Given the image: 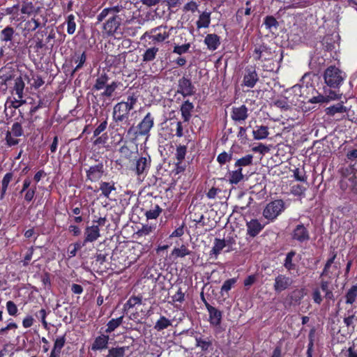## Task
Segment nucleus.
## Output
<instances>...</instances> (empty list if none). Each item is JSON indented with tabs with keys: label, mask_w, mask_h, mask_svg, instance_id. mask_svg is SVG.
I'll return each instance as SVG.
<instances>
[{
	"label": "nucleus",
	"mask_w": 357,
	"mask_h": 357,
	"mask_svg": "<svg viewBox=\"0 0 357 357\" xmlns=\"http://www.w3.org/2000/svg\"><path fill=\"white\" fill-rule=\"evenodd\" d=\"M172 326V321L165 316H160L154 325V329L157 331H162Z\"/></svg>",
	"instance_id": "e433bc0d"
},
{
	"label": "nucleus",
	"mask_w": 357,
	"mask_h": 357,
	"mask_svg": "<svg viewBox=\"0 0 357 357\" xmlns=\"http://www.w3.org/2000/svg\"><path fill=\"white\" fill-rule=\"evenodd\" d=\"M151 159L149 155L142 156L136 161L135 172L138 176H146L151 167Z\"/></svg>",
	"instance_id": "4468645a"
},
{
	"label": "nucleus",
	"mask_w": 357,
	"mask_h": 357,
	"mask_svg": "<svg viewBox=\"0 0 357 357\" xmlns=\"http://www.w3.org/2000/svg\"><path fill=\"white\" fill-rule=\"evenodd\" d=\"M264 25L266 29L271 31L272 29H275L276 30L279 26V23L273 16L267 15L264 18Z\"/></svg>",
	"instance_id": "864d4df0"
},
{
	"label": "nucleus",
	"mask_w": 357,
	"mask_h": 357,
	"mask_svg": "<svg viewBox=\"0 0 357 357\" xmlns=\"http://www.w3.org/2000/svg\"><path fill=\"white\" fill-rule=\"evenodd\" d=\"M109 336L107 333H100L96 336L90 346L93 351H102L109 348Z\"/></svg>",
	"instance_id": "f8f14e48"
},
{
	"label": "nucleus",
	"mask_w": 357,
	"mask_h": 357,
	"mask_svg": "<svg viewBox=\"0 0 357 357\" xmlns=\"http://www.w3.org/2000/svg\"><path fill=\"white\" fill-rule=\"evenodd\" d=\"M293 284V280L286 275L279 274L275 278L273 289L276 293H280L289 289Z\"/></svg>",
	"instance_id": "ddd939ff"
},
{
	"label": "nucleus",
	"mask_w": 357,
	"mask_h": 357,
	"mask_svg": "<svg viewBox=\"0 0 357 357\" xmlns=\"http://www.w3.org/2000/svg\"><path fill=\"white\" fill-rule=\"evenodd\" d=\"M109 79V77L106 73L103 72L102 73L100 74L96 79L95 83L92 87V91H98L103 89L105 86H106Z\"/></svg>",
	"instance_id": "a878e982"
},
{
	"label": "nucleus",
	"mask_w": 357,
	"mask_h": 357,
	"mask_svg": "<svg viewBox=\"0 0 357 357\" xmlns=\"http://www.w3.org/2000/svg\"><path fill=\"white\" fill-rule=\"evenodd\" d=\"M106 174V168L102 162H98L86 169V180L91 183L99 182Z\"/></svg>",
	"instance_id": "6e6552de"
},
{
	"label": "nucleus",
	"mask_w": 357,
	"mask_h": 357,
	"mask_svg": "<svg viewBox=\"0 0 357 357\" xmlns=\"http://www.w3.org/2000/svg\"><path fill=\"white\" fill-rule=\"evenodd\" d=\"M14 33V29L11 26H8L3 30H1L0 33V38L2 41L6 43L11 41L13 38Z\"/></svg>",
	"instance_id": "de8ad7c7"
},
{
	"label": "nucleus",
	"mask_w": 357,
	"mask_h": 357,
	"mask_svg": "<svg viewBox=\"0 0 357 357\" xmlns=\"http://www.w3.org/2000/svg\"><path fill=\"white\" fill-rule=\"evenodd\" d=\"M248 117V109L245 105L240 107H233L231 112V119L236 122L245 121Z\"/></svg>",
	"instance_id": "2eb2a0df"
},
{
	"label": "nucleus",
	"mask_w": 357,
	"mask_h": 357,
	"mask_svg": "<svg viewBox=\"0 0 357 357\" xmlns=\"http://www.w3.org/2000/svg\"><path fill=\"white\" fill-rule=\"evenodd\" d=\"M123 316H121L116 319H112L109 320L107 324V328L105 331V333L107 334H109L114 332L119 326H120L123 323Z\"/></svg>",
	"instance_id": "4c0bfd02"
},
{
	"label": "nucleus",
	"mask_w": 357,
	"mask_h": 357,
	"mask_svg": "<svg viewBox=\"0 0 357 357\" xmlns=\"http://www.w3.org/2000/svg\"><path fill=\"white\" fill-rule=\"evenodd\" d=\"M255 139L261 140L268 137L269 135L268 127L266 126H256L252 131Z\"/></svg>",
	"instance_id": "c756f323"
},
{
	"label": "nucleus",
	"mask_w": 357,
	"mask_h": 357,
	"mask_svg": "<svg viewBox=\"0 0 357 357\" xmlns=\"http://www.w3.org/2000/svg\"><path fill=\"white\" fill-rule=\"evenodd\" d=\"M84 235L85 237L82 245H85L87 243L96 241L100 236L98 225L87 226L84 230Z\"/></svg>",
	"instance_id": "f3484780"
},
{
	"label": "nucleus",
	"mask_w": 357,
	"mask_h": 357,
	"mask_svg": "<svg viewBox=\"0 0 357 357\" xmlns=\"http://www.w3.org/2000/svg\"><path fill=\"white\" fill-rule=\"evenodd\" d=\"M259 81V76L255 66L247 67L243 78L242 86L253 88Z\"/></svg>",
	"instance_id": "9b49d317"
},
{
	"label": "nucleus",
	"mask_w": 357,
	"mask_h": 357,
	"mask_svg": "<svg viewBox=\"0 0 357 357\" xmlns=\"http://www.w3.org/2000/svg\"><path fill=\"white\" fill-rule=\"evenodd\" d=\"M311 296L312 299L314 303L320 305L322 303L323 297L321 294V291L319 287H315L313 289Z\"/></svg>",
	"instance_id": "0e129e2a"
},
{
	"label": "nucleus",
	"mask_w": 357,
	"mask_h": 357,
	"mask_svg": "<svg viewBox=\"0 0 357 357\" xmlns=\"http://www.w3.org/2000/svg\"><path fill=\"white\" fill-rule=\"evenodd\" d=\"M6 310L9 315L16 316L17 314L18 309L16 304L12 301H8L6 304Z\"/></svg>",
	"instance_id": "69168bd1"
},
{
	"label": "nucleus",
	"mask_w": 357,
	"mask_h": 357,
	"mask_svg": "<svg viewBox=\"0 0 357 357\" xmlns=\"http://www.w3.org/2000/svg\"><path fill=\"white\" fill-rule=\"evenodd\" d=\"M237 282V278H233L225 280L220 289V294L222 296L227 294L234 287Z\"/></svg>",
	"instance_id": "a18cd8bd"
},
{
	"label": "nucleus",
	"mask_w": 357,
	"mask_h": 357,
	"mask_svg": "<svg viewBox=\"0 0 357 357\" xmlns=\"http://www.w3.org/2000/svg\"><path fill=\"white\" fill-rule=\"evenodd\" d=\"M253 155L252 154H248L245 156L238 159L235 162V167L242 168L243 167H247L252 165Z\"/></svg>",
	"instance_id": "c03bdc74"
},
{
	"label": "nucleus",
	"mask_w": 357,
	"mask_h": 357,
	"mask_svg": "<svg viewBox=\"0 0 357 357\" xmlns=\"http://www.w3.org/2000/svg\"><path fill=\"white\" fill-rule=\"evenodd\" d=\"M348 110L349 109L343 105V102H340L326 107L325 112L328 116H333L335 114L347 112Z\"/></svg>",
	"instance_id": "bb28decb"
},
{
	"label": "nucleus",
	"mask_w": 357,
	"mask_h": 357,
	"mask_svg": "<svg viewBox=\"0 0 357 357\" xmlns=\"http://www.w3.org/2000/svg\"><path fill=\"white\" fill-rule=\"evenodd\" d=\"M24 100L22 99H15L14 100H7L5 103L4 113L6 117V119L8 121L11 119V116H8V110H13V112H16V109H18L23 103H24Z\"/></svg>",
	"instance_id": "b1692460"
},
{
	"label": "nucleus",
	"mask_w": 357,
	"mask_h": 357,
	"mask_svg": "<svg viewBox=\"0 0 357 357\" xmlns=\"http://www.w3.org/2000/svg\"><path fill=\"white\" fill-rule=\"evenodd\" d=\"M317 96L312 97H305L303 101L310 103H321L328 100L327 98L316 91Z\"/></svg>",
	"instance_id": "bf43d9fd"
},
{
	"label": "nucleus",
	"mask_w": 357,
	"mask_h": 357,
	"mask_svg": "<svg viewBox=\"0 0 357 357\" xmlns=\"http://www.w3.org/2000/svg\"><path fill=\"white\" fill-rule=\"evenodd\" d=\"M347 75L335 66H328L324 73L325 84L331 89H339L344 83Z\"/></svg>",
	"instance_id": "7ed1b4c3"
},
{
	"label": "nucleus",
	"mask_w": 357,
	"mask_h": 357,
	"mask_svg": "<svg viewBox=\"0 0 357 357\" xmlns=\"http://www.w3.org/2000/svg\"><path fill=\"white\" fill-rule=\"evenodd\" d=\"M121 82L113 81L110 84H107L105 86L104 91L101 93V96L111 98L113 96L114 92L119 86Z\"/></svg>",
	"instance_id": "79ce46f5"
},
{
	"label": "nucleus",
	"mask_w": 357,
	"mask_h": 357,
	"mask_svg": "<svg viewBox=\"0 0 357 357\" xmlns=\"http://www.w3.org/2000/svg\"><path fill=\"white\" fill-rule=\"evenodd\" d=\"M24 82L21 76L15 79L13 87V93L17 96V98L22 99L24 98Z\"/></svg>",
	"instance_id": "7c9ffc66"
},
{
	"label": "nucleus",
	"mask_w": 357,
	"mask_h": 357,
	"mask_svg": "<svg viewBox=\"0 0 357 357\" xmlns=\"http://www.w3.org/2000/svg\"><path fill=\"white\" fill-rule=\"evenodd\" d=\"M309 227V224L302 222L296 225L290 234L291 240L298 244L307 243L310 239Z\"/></svg>",
	"instance_id": "423d86ee"
},
{
	"label": "nucleus",
	"mask_w": 357,
	"mask_h": 357,
	"mask_svg": "<svg viewBox=\"0 0 357 357\" xmlns=\"http://www.w3.org/2000/svg\"><path fill=\"white\" fill-rule=\"evenodd\" d=\"M285 208V203L282 199H275L266 204L263 210L262 215L265 219L273 222Z\"/></svg>",
	"instance_id": "39448f33"
},
{
	"label": "nucleus",
	"mask_w": 357,
	"mask_h": 357,
	"mask_svg": "<svg viewBox=\"0 0 357 357\" xmlns=\"http://www.w3.org/2000/svg\"><path fill=\"white\" fill-rule=\"evenodd\" d=\"M344 297L346 304H354L357 298V284L352 285L345 294Z\"/></svg>",
	"instance_id": "a19ab883"
},
{
	"label": "nucleus",
	"mask_w": 357,
	"mask_h": 357,
	"mask_svg": "<svg viewBox=\"0 0 357 357\" xmlns=\"http://www.w3.org/2000/svg\"><path fill=\"white\" fill-rule=\"evenodd\" d=\"M176 93L182 95L183 98L195 93V87L189 77L183 76L178 79Z\"/></svg>",
	"instance_id": "9d476101"
},
{
	"label": "nucleus",
	"mask_w": 357,
	"mask_h": 357,
	"mask_svg": "<svg viewBox=\"0 0 357 357\" xmlns=\"http://www.w3.org/2000/svg\"><path fill=\"white\" fill-rule=\"evenodd\" d=\"M33 252H34L33 246H31L30 248H29L27 252L26 253V255L24 257V259H22L21 261L23 266H27L29 264V262L32 259Z\"/></svg>",
	"instance_id": "338daca9"
},
{
	"label": "nucleus",
	"mask_w": 357,
	"mask_h": 357,
	"mask_svg": "<svg viewBox=\"0 0 357 357\" xmlns=\"http://www.w3.org/2000/svg\"><path fill=\"white\" fill-rule=\"evenodd\" d=\"M126 7L123 6V5L118 4L116 6H112V7L104 8L97 15V17H96L97 22H96V24H98L100 23L101 22H102L109 14L116 15V13H119V12H121Z\"/></svg>",
	"instance_id": "a211bd4d"
},
{
	"label": "nucleus",
	"mask_w": 357,
	"mask_h": 357,
	"mask_svg": "<svg viewBox=\"0 0 357 357\" xmlns=\"http://www.w3.org/2000/svg\"><path fill=\"white\" fill-rule=\"evenodd\" d=\"M190 43H185L182 45H176L174 47L173 52L181 55L186 53L190 49Z\"/></svg>",
	"instance_id": "774afa93"
},
{
	"label": "nucleus",
	"mask_w": 357,
	"mask_h": 357,
	"mask_svg": "<svg viewBox=\"0 0 357 357\" xmlns=\"http://www.w3.org/2000/svg\"><path fill=\"white\" fill-rule=\"evenodd\" d=\"M142 296H132L129 298L127 302L124 304V310H128L130 308L134 307L136 305L142 304Z\"/></svg>",
	"instance_id": "09e8293b"
},
{
	"label": "nucleus",
	"mask_w": 357,
	"mask_h": 357,
	"mask_svg": "<svg viewBox=\"0 0 357 357\" xmlns=\"http://www.w3.org/2000/svg\"><path fill=\"white\" fill-rule=\"evenodd\" d=\"M154 116L151 112H148L142 121L135 128L132 126L127 131L128 135H132L133 139L139 137H146V139L150 136V131L154 126Z\"/></svg>",
	"instance_id": "f03ea898"
},
{
	"label": "nucleus",
	"mask_w": 357,
	"mask_h": 357,
	"mask_svg": "<svg viewBox=\"0 0 357 357\" xmlns=\"http://www.w3.org/2000/svg\"><path fill=\"white\" fill-rule=\"evenodd\" d=\"M204 43L210 50H216L220 45V38L215 33L207 34L204 38Z\"/></svg>",
	"instance_id": "5701e85b"
},
{
	"label": "nucleus",
	"mask_w": 357,
	"mask_h": 357,
	"mask_svg": "<svg viewBox=\"0 0 357 357\" xmlns=\"http://www.w3.org/2000/svg\"><path fill=\"white\" fill-rule=\"evenodd\" d=\"M295 255L296 252L294 250H291L286 255L283 266L289 272L294 271L296 268V264L293 262V258L295 257Z\"/></svg>",
	"instance_id": "72a5a7b5"
},
{
	"label": "nucleus",
	"mask_w": 357,
	"mask_h": 357,
	"mask_svg": "<svg viewBox=\"0 0 357 357\" xmlns=\"http://www.w3.org/2000/svg\"><path fill=\"white\" fill-rule=\"evenodd\" d=\"M211 23V13L203 12L199 17V20L197 21L196 24L197 29L207 28L209 26Z\"/></svg>",
	"instance_id": "58836bf2"
},
{
	"label": "nucleus",
	"mask_w": 357,
	"mask_h": 357,
	"mask_svg": "<svg viewBox=\"0 0 357 357\" xmlns=\"http://www.w3.org/2000/svg\"><path fill=\"white\" fill-rule=\"evenodd\" d=\"M158 51L159 48L155 46L147 48L142 54V61L146 63L153 61L156 58Z\"/></svg>",
	"instance_id": "473e14b6"
},
{
	"label": "nucleus",
	"mask_w": 357,
	"mask_h": 357,
	"mask_svg": "<svg viewBox=\"0 0 357 357\" xmlns=\"http://www.w3.org/2000/svg\"><path fill=\"white\" fill-rule=\"evenodd\" d=\"M73 61L77 63V66L73 70L72 75L75 74V72L78 71L79 69H81L86 61V54L85 51L80 52V51H76L74 54V56H73Z\"/></svg>",
	"instance_id": "4be33fe9"
},
{
	"label": "nucleus",
	"mask_w": 357,
	"mask_h": 357,
	"mask_svg": "<svg viewBox=\"0 0 357 357\" xmlns=\"http://www.w3.org/2000/svg\"><path fill=\"white\" fill-rule=\"evenodd\" d=\"M116 190L115 182L110 181H100L99 183L98 190L101 192V195L107 199L109 198L111 192Z\"/></svg>",
	"instance_id": "412c9836"
},
{
	"label": "nucleus",
	"mask_w": 357,
	"mask_h": 357,
	"mask_svg": "<svg viewBox=\"0 0 357 357\" xmlns=\"http://www.w3.org/2000/svg\"><path fill=\"white\" fill-rule=\"evenodd\" d=\"M161 212L162 208L158 204H155L149 211H146L145 215L148 220L156 219L160 215Z\"/></svg>",
	"instance_id": "5fc2aeb1"
},
{
	"label": "nucleus",
	"mask_w": 357,
	"mask_h": 357,
	"mask_svg": "<svg viewBox=\"0 0 357 357\" xmlns=\"http://www.w3.org/2000/svg\"><path fill=\"white\" fill-rule=\"evenodd\" d=\"M24 136V129L22 126L21 121L15 122L11 128L10 130H8L6 133V142L8 146H15L19 144L20 139L17 137Z\"/></svg>",
	"instance_id": "1a4fd4ad"
},
{
	"label": "nucleus",
	"mask_w": 357,
	"mask_h": 357,
	"mask_svg": "<svg viewBox=\"0 0 357 357\" xmlns=\"http://www.w3.org/2000/svg\"><path fill=\"white\" fill-rule=\"evenodd\" d=\"M20 6V11L22 14L31 15L36 12L33 0H23Z\"/></svg>",
	"instance_id": "f704fd0d"
},
{
	"label": "nucleus",
	"mask_w": 357,
	"mask_h": 357,
	"mask_svg": "<svg viewBox=\"0 0 357 357\" xmlns=\"http://www.w3.org/2000/svg\"><path fill=\"white\" fill-rule=\"evenodd\" d=\"M173 27L168 29L167 25H160L150 30V32H146L144 36H148L153 42L162 43L168 39Z\"/></svg>",
	"instance_id": "0eeeda50"
},
{
	"label": "nucleus",
	"mask_w": 357,
	"mask_h": 357,
	"mask_svg": "<svg viewBox=\"0 0 357 357\" xmlns=\"http://www.w3.org/2000/svg\"><path fill=\"white\" fill-rule=\"evenodd\" d=\"M269 48L267 46V45L264 44V43H262L261 45H256L255 47V50H254V53H253V57H254V59L255 61H259L261 60L262 56H263V54L264 52H269L271 53V52L269 51Z\"/></svg>",
	"instance_id": "37998d69"
},
{
	"label": "nucleus",
	"mask_w": 357,
	"mask_h": 357,
	"mask_svg": "<svg viewBox=\"0 0 357 357\" xmlns=\"http://www.w3.org/2000/svg\"><path fill=\"white\" fill-rule=\"evenodd\" d=\"M192 253V251L190 250L188 247L183 244L179 248H174L172 251V255L176 257H185L187 255H190Z\"/></svg>",
	"instance_id": "3c124183"
},
{
	"label": "nucleus",
	"mask_w": 357,
	"mask_h": 357,
	"mask_svg": "<svg viewBox=\"0 0 357 357\" xmlns=\"http://www.w3.org/2000/svg\"><path fill=\"white\" fill-rule=\"evenodd\" d=\"M264 225L261 224L257 219H251L246 222L247 236L255 238L262 231L264 228Z\"/></svg>",
	"instance_id": "dca6fc26"
},
{
	"label": "nucleus",
	"mask_w": 357,
	"mask_h": 357,
	"mask_svg": "<svg viewBox=\"0 0 357 357\" xmlns=\"http://www.w3.org/2000/svg\"><path fill=\"white\" fill-rule=\"evenodd\" d=\"M121 17L118 15H113L107 20L102 26V33L104 37H114L121 36L123 31L121 29Z\"/></svg>",
	"instance_id": "20e7f679"
},
{
	"label": "nucleus",
	"mask_w": 357,
	"mask_h": 357,
	"mask_svg": "<svg viewBox=\"0 0 357 357\" xmlns=\"http://www.w3.org/2000/svg\"><path fill=\"white\" fill-rule=\"evenodd\" d=\"M196 346L200 347L202 351H207L212 346V342L209 340L203 339L202 337H196Z\"/></svg>",
	"instance_id": "6e6d98bb"
},
{
	"label": "nucleus",
	"mask_w": 357,
	"mask_h": 357,
	"mask_svg": "<svg viewBox=\"0 0 357 357\" xmlns=\"http://www.w3.org/2000/svg\"><path fill=\"white\" fill-rule=\"evenodd\" d=\"M36 185H33L30 188V189H27L26 190L24 191L23 194L24 202L27 203L32 202L36 196Z\"/></svg>",
	"instance_id": "4d7b16f0"
},
{
	"label": "nucleus",
	"mask_w": 357,
	"mask_h": 357,
	"mask_svg": "<svg viewBox=\"0 0 357 357\" xmlns=\"http://www.w3.org/2000/svg\"><path fill=\"white\" fill-rule=\"evenodd\" d=\"M187 153V146L185 145H179L176 147L175 158L176 161L183 162Z\"/></svg>",
	"instance_id": "13d9d810"
},
{
	"label": "nucleus",
	"mask_w": 357,
	"mask_h": 357,
	"mask_svg": "<svg viewBox=\"0 0 357 357\" xmlns=\"http://www.w3.org/2000/svg\"><path fill=\"white\" fill-rule=\"evenodd\" d=\"M209 315V322L211 325L218 326L221 324L222 312L212 305L207 306Z\"/></svg>",
	"instance_id": "6ab92c4d"
},
{
	"label": "nucleus",
	"mask_w": 357,
	"mask_h": 357,
	"mask_svg": "<svg viewBox=\"0 0 357 357\" xmlns=\"http://www.w3.org/2000/svg\"><path fill=\"white\" fill-rule=\"evenodd\" d=\"M66 23L67 24V33L69 35H73L76 30L75 16L73 14L68 15Z\"/></svg>",
	"instance_id": "603ef678"
},
{
	"label": "nucleus",
	"mask_w": 357,
	"mask_h": 357,
	"mask_svg": "<svg viewBox=\"0 0 357 357\" xmlns=\"http://www.w3.org/2000/svg\"><path fill=\"white\" fill-rule=\"evenodd\" d=\"M232 159V153H228L226 151L220 153L217 156V161L220 165H225L226 162H230Z\"/></svg>",
	"instance_id": "052dcab7"
},
{
	"label": "nucleus",
	"mask_w": 357,
	"mask_h": 357,
	"mask_svg": "<svg viewBox=\"0 0 357 357\" xmlns=\"http://www.w3.org/2000/svg\"><path fill=\"white\" fill-rule=\"evenodd\" d=\"M120 59H121L119 55H108L105 59V63L109 67H116L119 64Z\"/></svg>",
	"instance_id": "e2e57ef3"
},
{
	"label": "nucleus",
	"mask_w": 357,
	"mask_h": 357,
	"mask_svg": "<svg viewBox=\"0 0 357 357\" xmlns=\"http://www.w3.org/2000/svg\"><path fill=\"white\" fill-rule=\"evenodd\" d=\"M229 182L231 184H238L243 178V174L242 173V168L231 172H229Z\"/></svg>",
	"instance_id": "ea45409f"
},
{
	"label": "nucleus",
	"mask_w": 357,
	"mask_h": 357,
	"mask_svg": "<svg viewBox=\"0 0 357 357\" xmlns=\"http://www.w3.org/2000/svg\"><path fill=\"white\" fill-rule=\"evenodd\" d=\"M66 340V339L65 335L56 337V340H54V346L52 349V351L60 355L61 349L65 346Z\"/></svg>",
	"instance_id": "8fccbe9b"
},
{
	"label": "nucleus",
	"mask_w": 357,
	"mask_h": 357,
	"mask_svg": "<svg viewBox=\"0 0 357 357\" xmlns=\"http://www.w3.org/2000/svg\"><path fill=\"white\" fill-rule=\"evenodd\" d=\"M194 107L193 103L190 102L189 100H186L182 103L180 111L184 122H188L190 120Z\"/></svg>",
	"instance_id": "aec40b11"
},
{
	"label": "nucleus",
	"mask_w": 357,
	"mask_h": 357,
	"mask_svg": "<svg viewBox=\"0 0 357 357\" xmlns=\"http://www.w3.org/2000/svg\"><path fill=\"white\" fill-rule=\"evenodd\" d=\"M226 247V242L224 238H215L214 239L213 246L210 251L211 255H215V257H218L221 251Z\"/></svg>",
	"instance_id": "2f4dec72"
},
{
	"label": "nucleus",
	"mask_w": 357,
	"mask_h": 357,
	"mask_svg": "<svg viewBox=\"0 0 357 357\" xmlns=\"http://www.w3.org/2000/svg\"><path fill=\"white\" fill-rule=\"evenodd\" d=\"M287 8H305L312 4L311 0H287Z\"/></svg>",
	"instance_id": "c9c22d12"
},
{
	"label": "nucleus",
	"mask_w": 357,
	"mask_h": 357,
	"mask_svg": "<svg viewBox=\"0 0 357 357\" xmlns=\"http://www.w3.org/2000/svg\"><path fill=\"white\" fill-rule=\"evenodd\" d=\"M337 257V252H333L330 258H328L324 265V267L320 274V278L328 277V279L331 280L332 277L329 275L331 271L330 269L332 265L335 263V260Z\"/></svg>",
	"instance_id": "c85d7f7f"
},
{
	"label": "nucleus",
	"mask_w": 357,
	"mask_h": 357,
	"mask_svg": "<svg viewBox=\"0 0 357 357\" xmlns=\"http://www.w3.org/2000/svg\"><path fill=\"white\" fill-rule=\"evenodd\" d=\"M128 349V347L126 346L112 347L107 349V354L104 357H126Z\"/></svg>",
	"instance_id": "393cba45"
},
{
	"label": "nucleus",
	"mask_w": 357,
	"mask_h": 357,
	"mask_svg": "<svg viewBox=\"0 0 357 357\" xmlns=\"http://www.w3.org/2000/svg\"><path fill=\"white\" fill-rule=\"evenodd\" d=\"M322 45L326 51L331 52L335 49V40L332 35H326L321 40Z\"/></svg>",
	"instance_id": "49530a36"
},
{
	"label": "nucleus",
	"mask_w": 357,
	"mask_h": 357,
	"mask_svg": "<svg viewBox=\"0 0 357 357\" xmlns=\"http://www.w3.org/2000/svg\"><path fill=\"white\" fill-rule=\"evenodd\" d=\"M47 31H38L33 38V40L35 43L34 48L38 51L39 50H42L45 47L46 43L44 40V37L47 36Z\"/></svg>",
	"instance_id": "cd10ccee"
},
{
	"label": "nucleus",
	"mask_w": 357,
	"mask_h": 357,
	"mask_svg": "<svg viewBox=\"0 0 357 357\" xmlns=\"http://www.w3.org/2000/svg\"><path fill=\"white\" fill-rule=\"evenodd\" d=\"M357 319V317L354 314L346 317L344 318L343 321L344 324L347 327L348 330H350L351 332H354L355 330L354 320Z\"/></svg>",
	"instance_id": "680f3d73"
},
{
	"label": "nucleus",
	"mask_w": 357,
	"mask_h": 357,
	"mask_svg": "<svg viewBox=\"0 0 357 357\" xmlns=\"http://www.w3.org/2000/svg\"><path fill=\"white\" fill-rule=\"evenodd\" d=\"M127 94L126 100L116 103L113 108L112 119L117 125L119 123L128 121L130 112L134 109L138 101L137 92L128 91Z\"/></svg>",
	"instance_id": "f257e3e1"
}]
</instances>
